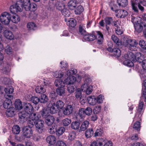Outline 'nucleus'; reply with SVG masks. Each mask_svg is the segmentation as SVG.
<instances>
[{"label":"nucleus","mask_w":146,"mask_h":146,"mask_svg":"<svg viewBox=\"0 0 146 146\" xmlns=\"http://www.w3.org/2000/svg\"><path fill=\"white\" fill-rule=\"evenodd\" d=\"M48 100V98L46 95L42 94L41 95L40 98L39 99L40 102L41 103H44L47 102Z\"/></svg>","instance_id":"34"},{"label":"nucleus","mask_w":146,"mask_h":146,"mask_svg":"<svg viewBox=\"0 0 146 146\" xmlns=\"http://www.w3.org/2000/svg\"><path fill=\"white\" fill-rule=\"evenodd\" d=\"M12 102L11 100L6 99L3 103V106L5 108L8 109L11 108Z\"/></svg>","instance_id":"26"},{"label":"nucleus","mask_w":146,"mask_h":146,"mask_svg":"<svg viewBox=\"0 0 146 146\" xmlns=\"http://www.w3.org/2000/svg\"><path fill=\"white\" fill-rule=\"evenodd\" d=\"M143 98H145L144 97L142 98V96L141 98L138 108L137 109V112L135 115V118H138L137 119V120L139 121L141 120V117L143 113L142 110H143V107L144 103L143 102V100H142V99Z\"/></svg>","instance_id":"4"},{"label":"nucleus","mask_w":146,"mask_h":146,"mask_svg":"<svg viewBox=\"0 0 146 146\" xmlns=\"http://www.w3.org/2000/svg\"><path fill=\"white\" fill-rule=\"evenodd\" d=\"M89 124V122L86 120L84 121L81 125L80 128L82 131H84L88 127Z\"/></svg>","instance_id":"31"},{"label":"nucleus","mask_w":146,"mask_h":146,"mask_svg":"<svg viewBox=\"0 0 146 146\" xmlns=\"http://www.w3.org/2000/svg\"><path fill=\"white\" fill-rule=\"evenodd\" d=\"M55 105L54 102L51 101L47 105V107L49 108L50 112L51 113L54 114L57 112V110L55 108Z\"/></svg>","instance_id":"10"},{"label":"nucleus","mask_w":146,"mask_h":146,"mask_svg":"<svg viewBox=\"0 0 146 146\" xmlns=\"http://www.w3.org/2000/svg\"><path fill=\"white\" fill-rule=\"evenodd\" d=\"M123 45L125 46H127L131 51H135L137 49L138 42L134 39H129L124 37L123 38Z\"/></svg>","instance_id":"3"},{"label":"nucleus","mask_w":146,"mask_h":146,"mask_svg":"<svg viewBox=\"0 0 146 146\" xmlns=\"http://www.w3.org/2000/svg\"><path fill=\"white\" fill-rule=\"evenodd\" d=\"M65 131V129L63 127H59L56 131V134L57 136L61 135Z\"/></svg>","instance_id":"44"},{"label":"nucleus","mask_w":146,"mask_h":146,"mask_svg":"<svg viewBox=\"0 0 146 146\" xmlns=\"http://www.w3.org/2000/svg\"><path fill=\"white\" fill-rule=\"evenodd\" d=\"M68 25L72 27H74L76 25V21L73 18L70 19L67 23Z\"/></svg>","instance_id":"41"},{"label":"nucleus","mask_w":146,"mask_h":146,"mask_svg":"<svg viewBox=\"0 0 146 146\" xmlns=\"http://www.w3.org/2000/svg\"><path fill=\"white\" fill-rule=\"evenodd\" d=\"M104 97L101 95H99L96 98V103H102L103 102V100L104 99Z\"/></svg>","instance_id":"61"},{"label":"nucleus","mask_w":146,"mask_h":146,"mask_svg":"<svg viewBox=\"0 0 146 146\" xmlns=\"http://www.w3.org/2000/svg\"><path fill=\"white\" fill-rule=\"evenodd\" d=\"M15 106L16 109L19 110L22 108V103L19 100H17L15 103Z\"/></svg>","instance_id":"33"},{"label":"nucleus","mask_w":146,"mask_h":146,"mask_svg":"<svg viewBox=\"0 0 146 146\" xmlns=\"http://www.w3.org/2000/svg\"><path fill=\"white\" fill-rule=\"evenodd\" d=\"M123 64L129 67L132 66L134 65L133 63L129 59L125 60L123 61Z\"/></svg>","instance_id":"50"},{"label":"nucleus","mask_w":146,"mask_h":146,"mask_svg":"<svg viewBox=\"0 0 146 146\" xmlns=\"http://www.w3.org/2000/svg\"><path fill=\"white\" fill-rule=\"evenodd\" d=\"M4 91L6 94H12L14 91V89L12 86H7L6 88L4 89Z\"/></svg>","instance_id":"37"},{"label":"nucleus","mask_w":146,"mask_h":146,"mask_svg":"<svg viewBox=\"0 0 146 146\" xmlns=\"http://www.w3.org/2000/svg\"><path fill=\"white\" fill-rule=\"evenodd\" d=\"M112 54L115 57H119L121 54V50L118 48H114L112 49Z\"/></svg>","instance_id":"23"},{"label":"nucleus","mask_w":146,"mask_h":146,"mask_svg":"<svg viewBox=\"0 0 146 146\" xmlns=\"http://www.w3.org/2000/svg\"><path fill=\"white\" fill-rule=\"evenodd\" d=\"M35 91L38 93H43L45 92V90L41 86H37L35 88Z\"/></svg>","instance_id":"48"},{"label":"nucleus","mask_w":146,"mask_h":146,"mask_svg":"<svg viewBox=\"0 0 146 146\" xmlns=\"http://www.w3.org/2000/svg\"><path fill=\"white\" fill-rule=\"evenodd\" d=\"M80 124V122L78 121L73 122L71 124V127L74 129H77L79 128Z\"/></svg>","instance_id":"35"},{"label":"nucleus","mask_w":146,"mask_h":146,"mask_svg":"<svg viewBox=\"0 0 146 146\" xmlns=\"http://www.w3.org/2000/svg\"><path fill=\"white\" fill-rule=\"evenodd\" d=\"M117 13V15L118 17L123 18L126 16L128 14V13L125 10H119L118 12Z\"/></svg>","instance_id":"22"},{"label":"nucleus","mask_w":146,"mask_h":146,"mask_svg":"<svg viewBox=\"0 0 146 146\" xmlns=\"http://www.w3.org/2000/svg\"><path fill=\"white\" fill-rule=\"evenodd\" d=\"M85 112L86 115H90L92 113V109L90 107H88L85 109Z\"/></svg>","instance_id":"64"},{"label":"nucleus","mask_w":146,"mask_h":146,"mask_svg":"<svg viewBox=\"0 0 146 146\" xmlns=\"http://www.w3.org/2000/svg\"><path fill=\"white\" fill-rule=\"evenodd\" d=\"M46 142L50 145H53L56 142V139L54 136L51 135L46 138Z\"/></svg>","instance_id":"17"},{"label":"nucleus","mask_w":146,"mask_h":146,"mask_svg":"<svg viewBox=\"0 0 146 146\" xmlns=\"http://www.w3.org/2000/svg\"><path fill=\"white\" fill-rule=\"evenodd\" d=\"M123 29L121 27H118L115 29V33L118 35H121L123 34Z\"/></svg>","instance_id":"54"},{"label":"nucleus","mask_w":146,"mask_h":146,"mask_svg":"<svg viewBox=\"0 0 146 146\" xmlns=\"http://www.w3.org/2000/svg\"><path fill=\"white\" fill-rule=\"evenodd\" d=\"M84 38L87 41H92L96 38V36L94 35H89L87 33L84 36Z\"/></svg>","instance_id":"18"},{"label":"nucleus","mask_w":146,"mask_h":146,"mask_svg":"<svg viewBox=\"0 0 146 146\" xmlns=\"http://www.w3.org/2000/svg\"><path fill=\"white\" fill-rule=\"evenodd\" d=\"M71 122V120L68 118H65L62 120L63 124L64 126H68Z\"/></svg>","instance_id":"57"},{"label":"nucleus","mask_w":146,"mask_h":146,"mask_svg":"<svg viewBox=\"0 0 146 146\" xmlns=\"http://www.w3.org/2000/svg\"><path fill=\"white\" fill-rule=\"evenodd\" d=\"M76 80V78L75 76H70L66 78L65 81L66 84L72 85Z\"/></svg>","instance_id":"13"},{"label":"nucleus","mask_w":146,"mask_h":146,"mask_svg":"<svg viewBox=\"0 0 146 146\" xmlns=\"http://www.w3.org/2000/svg\"><path fill=\"white\" fill-rule=\"evenodd\" d=\"M56 8L59 10L61 11L64 7V5L60 2L57 1L55 4Z\"/></svg>","instance_id":"45"},{"label":"nucleus","mask_w":146,"mask_h":146,"mask_svg":"<svg viewBox=\"0 0 146 146\" xmlns=\"http://www.w3.org/2000/svg\"><path fill=\"white\" fill-rule=\"evenodd\" d=\"M109 6L111 8V10L113 11H115L116 13H117V12L119 11V9H117V6L115 4L114 2L111 1L109 3Z\"/></svg>","instance_id":"30"},{"label":"nucleus","mask_w":146,"mask_h":146,"mask_svg":"<svg viewBox=\"0 0 146 146\" xmlns=\"http://www.w3.org/2000/svg\"><path fill=\"white\" fill-rule=\"evenodd\" d=\"M24 108L25 111L28 113L31 114L33 108L32 105L30 103H27L25 104Z\"/></svg>","instance_id":"15"},{"label":"nucleus","mask_w":146,"mask_h":146,"mask_svg":"<svg viewBox=\"0 0 146 146\" xmlns=\"http://www.w3.org/2000/svg\"><path fill=\"white\" fill-rule=\"evenodd\" d=\"M142 3L141 1H140L139 2L136 3L133 1H132L131 5L132 9L135 12L137 13H139V10L141 13H143L144 12L145 9L141 4Z\"/></svg>","instance_id":"6"},{"label":"nucleus","mask_w":146,"mask_h":146,"mask_svg":"<svg viewBox=\"0 0 146 146\" xmlns=\"http://www.w3.org/2000/svg\"><path fill=\"white\" fill-rule=\"evenodd\" d=\"M139 44L142 48L146 50V41L143 40H141L139 42Z\"/></svg>","instance_id":"59"},{"label":"nucleus","mask_w":146,"mask_h":146,"mask_svg":"<svg viewBox=\"0 0 146 146\" xmlns=\"http://www.w3.org/2000/svg\"><path fill=\"white\" fill-rule=\"evenodd\" d=\"M38 118L36 113L31 114L30 116L26 120L27 121L28 126H27L31 128L34 125H35L36 121Z\"/></svg>","instance_id":"5"},{"label":"nucleus","mask_w":146,"mask_h":146,"mask_svg":"<svg viewBox=\"0 0 146 146\" xmlns=\"http://www.w3.org/2000/svg\"><path fill=\"white\" fill-rule=\"evenodd\" d=\"M135 30L138 33L141 32L143 29H146V24L140 23L138 21L134 24Z\"/></svg>","instance_id":"9"},{"label":"nucleus","mask_w":146,"mask_h":146,"mask_svg":"<svg viewBox=\"0 0 146 146\" xmlns=\"http://www.w3.org/2000/svg\"><path fill=\"white\" fill-rule=\"evenodd\" d=\"M61 13L62 15L66 17H68L70 15L69 10L66 8L63 9L61 10Z\"/></svg>","instance_id":"47"},{"label":"nucleus","mask_w":146,"mask_h":146,"mask_svg":"<svg viewBox=\"0 0 146 146\" xmlns=\"http://www.w3.org/2000/svg\"><path fill=\"white\" fill-rule=\"evenodd\" d=\"M23 135L25 137L29 138L32 135L33 132L31 128L26 126L24 127L23 130Z\"/></svg>","instance_id":"8"},{"label":"nucleus","mask_w":146,"mask_h":146,"mask_svg":"<svg viewBox=\"0 0 146 146\" xmlns=\"http://www.w3.org/2000/svg\"><path fill=\"white\" fill-rule=\"evenodd\" d=\"M31 114L28 113L25 111H21L19 113V118L24 121L26 120L29 116Z\"/></svg>","instance_id":"14"},{"label":"nucleus","mask_w":146,"mask_h":146,"mask_svg":"<svg viewBox=\"0 0 146 146\" xmlns=\"http://www.w3.org/2000/svg\"><path fill=\"white\" fill-rule=\"evenodd\" d=\"M12 131L14 134H18L20 131V128L18 125H15L13 126L12 128Z\"/></svg>","instance_id":"36"},{"label":"nucleus","mask_w":146,"mask_h":146,"mask_svg":"<svg viewBox=\"0 0 146 146\" xmlns=\"http://www.w3.org/2000/svg\"><path fill=\"white\" fill-rule=\"evenodd\" d=\"M54 84L56 86L59 88L64 87L65 85V83L60 79L56 80L54 82Z\"/></svg>","instance_id":"21"},{"label":"nucleus","mask_w":146,"mask_h":146,"mask_svg":"<svg viewBox=\"0 0 146 146\" xmlns=\"http://www.w3.org/2000/svg\"><path fill=\"white\" fill-rule=\"evenodd\" d=\"M68 6L70 9H74L76 6V1L74 0L70 1L68 3Z\"/></svg>","instance_id":"29"},{"label":"nucleus","mask_w":146,"mask_h":146,"mask_svg":"<svg viewBox=\"0 0 146 146\" xmlns=\"http://www.w3.org/2000/svg\"><path fill=\"white\" fill-rule=\"evenodd\" d=\"M141 126L140 122L139 121H136L133 126V128L137 130H139Z\"/></svg>","instance_id":"51"},{"label":"nucleus","mask_w":146,"mask_h":146,"mask_svg":"<svg viewBox=\"0 0 146 146\" xmlns=\"http://www.w3.org/2000/svg\"><path fill=\"white\" fill-rule=\"evenodd\" d=\"M31 2L30 0H23L17 2L15 5H12L10 7V11L11 12L15 13L16 11L21 12L23 8L27 11L29 10Z\"/></svg>","instance_id":"2"},{"label":"nucleus","mask_w":146,"mask_h":146,"mask_svg":"<svg viewBox=\"0 0 146 146\" xmlns=\"http://www.w3.org/2000/svg\"><path fill=\"white\" fill-rule=\"evenodd\" d=\"M117 3L120 6L125 7L128 4L127 0H117Z\"/></svg>","instance_id":"40"},{"label":"nucleus","mask_w":146,"mask_h":146,"mask_svg":"<svg viewBox=\"0 0 146 146\" xmlns=\"http://www.w3.org/2000/svg\"><path fill=\"white\" fill-rule=\"evenodd\" d=\"M84 26L82 25H80L79 26V32L82 35L84 36L85 35H86L87 32L84 29Z\"/></svg>","instance_id":"53"},{"label":"nucleus","mask_w":146,"mask_h":146,"mask_svg":"<svg viewBox=\"0 0 146 146\" xmlns=\"http://www.w3.org/2000/svg\"><path fill=\"white\" fill-rule=\"evenodd\" d=\"M1 80L3 83L5 84H9L10 83V79L6 77H2Z\"/></svg>","instance_id":"63"},{"label":"nucleus","mask_w":146,"mask_h":146,"mask_svg":"<svg viewBox=\"0 0 146 146\" xmlns=\"http://www.w3.org/2000/svg\"><path fill=\"white\" fill-rule=\"evenodd\" d=\"M82 90L88 94H90L92 92V88L90 85L84 84L81 87Z\"/></svg>","instance_id":"12"},{"label":"nucleus","mask_w":146,"mask_h":146,"mask_svg":"<svg viewBox=\"0 0 146 146\" xmlns=\"http://www.w3.org/2000/svg\"><path fill=\"white\" fill-rule=\"evenodd\" d=\"M78 115L81 118H82L85 116L86 115L84 108H82L79 110L78 112Z\"/></svg>","instance_id":"52"},{"label":"nucleus","mask_w":146,"mask_h":146,"mask_svg":"<svg viewBox=\"0 0 146 146\" xmlns=\"http://www.w3.org/2000/svg\"><path fill=\"white\" fill-rule=\"evenodd\" d=\"M142 96L145 98L144 101L146 102V80H144L143 83Z\"/></svg>","instance_id":"27"},{"label":"nucleus","mask_w":146,"mask_h":146,"mask_svg":"<svg viewBox=\"0 0 146 146\" xmlns=\"http://www.w3.org/2000/svg\"><path fill=\"white\" fill-rule=\"evenodd\" d=\"M30 5V8L29 11H35L36 9L37 5L36 3H31V5Z\"/></svg>","instance_id":"60"},{"label":"nucleus","mask_w":146,"mask_h":146,"mask_svg":"<svg viewBox=\"0 0 146 146\" xmlns=\"http://www.w3.org/2000/svg\"><path fill=\"white\" fill-rule=\"evenodd\" d=\"M64 87L58 88L56 89L57 94L60 96H63L65 93Z\"/></svg>","instance_id":"39"},{"label":"nucleus","mask_w":146,"mask_h":146,"mask_svg":"<svg viewBox=\"0 0 146 146\" xmlns=\"http://www.w3.org/2000/svg\"><path fill=\"white\" fill-rule=\"evenodd\" d=\"M64 105V102L61 100L58 101L56 103V106L58 109H62Z\"/></svg>","instance_id":"49"},{"label":"nucleus","mask_w":146,"mask_h":146,"mask_svg":"<svg viewBox=\"0 0 146 146\" xmlns=\"http://www.w3.org/2000/svg\"><path fill=\"white\" fill-rule=\"evenodd\" d=\"M89 103L91 105H94L96 103V98L94 96H89L87 99Z\"/></svg>","instance_id":"28"},{"label":"nucleus","mask_w":146,"mask_h":146,"mask_svg":"<svg viewBox=\"0 0 146 146\" xmlns=\"http://www.w3.org/2000/svg\"><path fill=\"white\" fill-rule=\"evenodd\" d=\"M36 27L35 24L33 22H29L27 25V28L29 30H34Z\"/></svg>","instance_id":"55"},{"label":"nucleus","mask_w":146,"mask_h":146,"mask_svg":"<svg viewBox=\"0 0 146 146\" xmlns=\"http://www.w3.org/2000/svg\"><path fill=\"white\" fill-rule=\"evenodd\" d=\"M111 39L118 46L123 44V40L122 41L119 40L118 38L115 35H113L111 36Z\"/></svg>","instance_id":"24"},{"label":"nucleus","mask_w":146,"mask_h":146,"mask_svg":"<svg viewBox=\"0 0 146 146\" xmlns=\"http://www.w3.org/2000/svg\"><path fill=\"white\" fill-rule=\"evenodd\" d=\"M4 34L5 36L7 39L12 40L14 38L13 35L12 33L10 31H5L4 32Z\"/></svg>","instance_id":"20"},{"label":"nucleus","mask_w":146,"mask_h":146,"mask_svg":"<svg viewBox=\"0 0 146 146\" xmlns=\"http://www.w3.org/2000/svg\"><path fill=\"white\" fill-rule=\"evenodd\" d=\"M54 118L53 116H49L46 119L45 123L48 126L51 125L54 123Z\"/></svg>","instance_id":"19"},{"label":"nucleus","mask_w":146,"mask_h":146,"mask_svg":"<svg viewBox=\"0 0 146 146\" xmlns=\"http://www.w3.org/2000/svg\"><path fill=\"white\" fill-rule=\"evenodd\" d=\"M105 21L106 25H110L113 20L112 18L111 17H107L105 19Z\"/></svg>","instance_id":"58"},{"label":"nucleus","mask_w":146,"mask_h":146,"mask_svg":"<svg viewBox=\"0 0 146 146\" xmlns=\"http://www.w3.org/2000/svg\"><path fill=\"white\" fill-rule=\"evenodd\" d=\"M12 15L7 12L2 13L0 17L1 22L5 25H8L9 24L10 21L11 20L14 23H17L20 20L19 16L17 15L15 13L18 11H16L14 13L10 10Z\"/></svg>","instance_id":"1"},{"label":"nucleus","mask_w":146,"mask_h":146,"mask_svg":"<svg viewBox=\"0 0 146 146\" xmlns=\"http://www.w3.org/2000/svg\"><path fill=\"white\" fill-rule=\"evenodd\" d=\"M84 11L83 7L81 5H79L75 10V13L76 14L78 15L80 14Z\"/></svg>","instance_id":"43"},{"label":"nucleus","mask_w":146,"mask_h":146,"mask_svg":"<svg viewBox=\"0 0 146 146\" xmlns=\"http://www.w3.org/2000/svg\"><path fill=\"white\" fill-rule=\"evenodd\" d=\"M93 133L94 131L92 129H89L86 131L85 135L86 137L90 138L93 135Z\"/></svg>","instance_id":"38"},{"label":"nucleus","mask_w":146,"mask_h":146,"mask_svg":"<svg viewBox=\"0 0 146 146\" xmlns=\"http://www.w3.org/2000/svg\"><path fill=\"white\" fill-rule=\"evenodd\" d=\"M67 90L70 93L73 92L75 90L74 86L72 85L67 84Z\"/></svg>","instance_id":"56"},{"label":"nucleus","mask_w":146,"mask_h":146,"mask_svg":"<svg viewBox=\"0 0 146 146\" xmlns=\"http://www.w3.org/2000/svg\"><path fill=\"white\" fill-rule=\"evenodd\" d=\"M141 56V54L140 52L137 53L135 55L132 52L129 53V59L134 62L137 61L140 62Z\"/></svg>","instance_id":"7"},{"label":"nucleus","mask_w":146,"mask_h":146,"mask_svg":"<svg viewBox=\"0 0 146 146\" xmlns=\"http://www.w3.org/2000/svg\"><path fill=\"white\" fill-rule=\"evenodd\" d=\"M73 109L72 105H68L64 109V114L65 115H69L72 113Z\"/></svg>","instance_id":"16"},{"label":"nucleus","mask_w":146,"mask_h":146,"mask_svg":"<svg viewBox=\"0 0 146 146\" xmlns=\"http://www.w3.org/2000/svg\"><path fill=\"white\" fill-rule=\"evenodd\" d=\"M31 101L35 104H36L40 102L39 99L35 96H33L31 98Z\"/></svg>","instance_id":"62"},{"label":"nucleus","mask_w":146,"mask_h":146,"mask_svg":"<svg viewBox=\"0 0 146 146\" xmlns=\"http://www.w3.org/2000/svg\"><path fill=\"white\" fill-rule=\"evenodd\" d=\"M44 124V122L43 120L38 119V118L36 121L35 126L37 129L40 130V133L43 131Z\"/></svg>","instance_id":"11"},{"label":"nucleus","mask_w":146,"mask_h":146,"mask_svg":"<svg viewBox=\"0 0 146 146\" xmlns=\"http://www.w3.org/2000/svg\"><path fill=\"white\" fill-rule=\"evenodd\" d=\"M96 38L97 39L98 42L101 43L103 40V35L100 31L96 32Z\"/></svg>","instance_id":"32"},{"label":"nucleus","mask_w":146,"mask_h":146,"mask_svg":"<svg viewBox=\"0 0 146 146\" xmlns=\"http://www.w3.org/2000/svg\"><path fill=\"white\" fill-rule=\"evenodd\" d=\"M53 76L56 78H60L63 75V73L60 71H56L53 73Z\"/></svg>","instance_id":"42"},{"label":"nucleus","mask_w":146,"mask_h":146,"mask_svg":"<svg viewBox=\"0 0 146 146\" xmlns=\"http://www.w3.org/2000/svg\"><path fill=\"white\" fill-rule=\"evenodd\" d=\"M40 113L42 116L44 118H45L46 116H49L48 111L46 108L42 109Z\"/></svg>","instance_id":"46"},{"label":"nucleus","mask_w":146,"mask_h":146,"mask_svg":"<svg viewBox=\"0 0 146 146\" xmlns=\"http://www.w3.org/2000/svg\"><path fill=\"white\" fill-rule=\"evenodd\" d=\"M15 109L14 107H11L7 109L6 112L7 115L9 117L14 116L15 114Z\"/></svg>","instance_id":"25"}]
</instances>
